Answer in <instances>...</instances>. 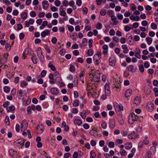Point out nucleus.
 Instances as JSON below:
<instances>
[{
	"instance_id": "56",
	"label": "nucleus",
	"mask_w": 158,
	"mask_h": 158,
	"mask_svg": "<svg viewBox=\"0 0 158 158\" xmlns=\"http://www.w3.org/2000/svg\"><path fill=\"white\" fill-rule=\"evenodd\" d=\"M114 143L112 142H110L108 143V146L110 148H114Z\"/></svg>"
},
{
	"instance_id": "34",
	"label": "nucleus",
	"mask_w": 158,
	"mask_h": 158,
	"mask_svg": "<svg viewBox=\"0 0 158 158\" xmlns=\"http://www.w3.org/2000/svg\"><path fill=\"white\" fill-rule=\"evenodd\" d=\"M67 26L68 27V30L70 32H72L74 30V28L73 26L67 25Z\"/></svg>"
},
{
	"instance_id": "7",
	"label": "nucleus",
	"mask_w": 158,
	"mask_h": 158,
	"mask_svg": "<svg viewBox=\"0 0 158 158\" xmlns=\"http://www.w3.org/2000/svg\"><path fill=\"white\" fill-rule=\"evenodd\" d=\"M139 135L134 132L129 134L128 135V138L130 139H135Z\"/></svg>"
},
{
	"instance_id": "4",
	"label": "nucleus",
	"mask_w": 158,
	"mask_h": 158,
	"mask_svg": "<svg viewBox=\"0 0 158 158\" xmlns=\"http://www.w3.org/2000/svg\"><path fill=\"white\" fill-rule=\"evenodd\" d=\"M89 77L90 78H91L92 77V79L95 82H98L99 81L100 78V76L98 73L95 74L94 75H93L92 74H89Z\"/></svg>"
},
{
	"instance_id": "48",
	"label": "nucleus",
	"mask_w": 158,
	"mask_h": 158,
	"mask_svg": "<svg viewBox=\"0 0 158 158\" xmlns=\"http://www.w3.org/2000/svg\"><path fill=\"white\" fill-rule=\"evenodd\" d=\"M73 105L74 106H77L79 105V101L77 99L75 100L74 102L73 103Z\"/></svg>"
},
{
	"instance_id": "2",
	"label": "nucleus",
	"mask_w": 158,
	"mask_h": 158,
	"mask_svg": "<svg viewBox=\"0 0 158 158\" xmlns=\"http://www.w3.org/2000/svg\"><path fill=\"white\" fill-rule=\"evenodd\" d=\"M37 55L40 61L42 62L44 61V58L42 53L41 48L39 47L37 50Z\"/></svg>"
},
{
	"instance_id": "43",
	"label": "nucleus",
	"mask_w": 158,
	"mask_h": 158,
	"mask_svg": "<svg viewBox=\"0 0 158 158\" xmlns=\"http://www.w3.org/2000/svg\"><path fill=\"white\" fill-rule=\"evenodd\" d=\"M151 28L154 30L156 29L157 28V25L156 24L153 23H152L151 24Z\"/></svg>"
},
{
	"instance_id": "47",
	"label": "nucleus",
	"mask_w": 158,
	"mask_h": 158,
	"mask_svg": "<svg viewBox=\"0 0 158 158\" xmlns=\"http://www.w3.org/2000/svg\"><path fill=\"white\" fill-rule=\"evenodd\" d=\"M93 40L92 39H90L88 41V44L89 48H91L92 46Z\"/></svg>"
},
{
	"instance_id": "53",
	"label": "nucleus",
	"mask_w": 158,
	"mask_h": 158,
	"mask_svg": "<svg viewBox=\"0 0 158 158\" xmlns=\"http://www.w3.org/2000/svg\"><path fill=\"white\" fill-rule=\"evenodd\" d=\"M47 72L45 70H43L40 73V75L42 77H44L46 75Z\"/></svg>"
},
{
	"instance_id": "26",
	"label": "nucleus",
	"mask_w": 158,
	"mask_h": 158,
	"mask_svg": "<svg viewBox=\"0 0 158 158\" xmlns=\"http://www.w3.org/2000/svg\"><path fill=\"white\" fill-rule=\"evenodd\" d=\"M15 107L13 105H12L11 106L8 107L6 109V110L8 112H9L11 111H14L15 110Z\"/></svg>"
},
{
	"instance_id": "58",
	"label": "nucleus",
	"mask_w": 158,
	"mask_h": 158,
	"mask_svg": "<svg viewBox=\"0 0 158 158\" xmlns=\"http://www.w3.org/2000/svg\"><path fill=\"white\" fill-rule=\"evenodd\" d=\"M30 15L32 17H35L36 16L35 12L34 11H31L30 13Z\"/></svg>"
},
{
	"instance_id": "51",
	"label": "nucleus",
	"mask_w": 158,
	"mask_h": 158,
	"mask_svg": "<svg viewBox=\"0 0 158 158\" xmlns=\"http://www.w3.org/2000/svg\"><path fill=\"white\" fill-rule=\"evenodd\" d=\"M149 142L148 140V138L147 137H145L144 139L143 140L144 144L145 145H147L148 144Z\"/></svg>"
},
{
	"instance_id": "45",
	"label": "nucleus",
	"mask_w": 158,
	"mask_h": 158,
	"mask_svg": "<svg viewBox=\"0 0 158 158\" xmlns=\"http://www.w3.org/2000/svg\"><path fill=\"white\" fill-rule=\"evenodd\" d=\"M5 122L7 125H9L10 124V119L8 116H6V117Z\"/></svg>"
},
{
	"instance_id": "20",
	"label": "nucleus",
	"mask_w": 158,
	"mask_h": 158,
	"mask_svg": "<svg viewBox=\"0 0 158 158\" xmlns=\"http://www.w3.org/2000/svg\"><path fill=\"white\" fill-rule=\"evenodd\" d=\"M24 141L22 139H19L16 141V143L17 144V145L18 146H23L24 145Z\"/></svg>"
},
{
	"instance_id": "15",
	"label": "nucleus",
	"mask_w": 158,
	"mask_h": 158,
	"mask_svg": "<svg viewBox=\"0 0 158 158\" xmlns=\"http://www.w3.org/2000/svg\"><path fill=\"white\" fill-rule=\"evenodd\" d=\"M127 69L128 71L132 73H135L136 72V69L134 68L133 65H130L128 66Z\"/></svg>"
},
{
	"instance_id": "8",
	"label": "nucleus",
	"mask_w": 158,
	"mask_h": 158,
	"mask_svg": "<svg viewBox=\"0 0 158 158\" xmlns=\"http://www.w3.org/2000/svg\"><path fill=\"white\" fill-rule=\"evenodd\" d=\"M110 65L112 66H114L115 64V59L114 56L110 57L109 60Z\"/></svg>"
},
{
	"instance_id": "41",
	"label": "nucleus",
	"mask_w": 158,
	"mask_h": 158,
	"mask_svg": "<svg viewBox=\"0 0 158 158\" xmlns=\"http://www.w3.org/2000/svg\"><path fill=\"white\" fill-rule=\"evenodd\" d=\"M153 91L155 93V96L157 97L158 96V88L155 87L153 89Z\"/></svg>"
},
{
	"instance_id": "39",
	"label": "nucleus",
	"mask_w": 158,
	"mask_h": 158,
	"mask_svg": "<svg viewBox=\"0 0 158 158\" xmlns=\"http://www.w3.org/2000/svg\"><path fill=\"white\" fill-rule=\"evenodd\" d=\"M81 116L82 118L85 119L86 116V113L85 112H81Z\"/></svg>"
},
{
	"instance_id": "50",
	"label": "nucleus",
	"mask_w": 158,
	"mask_h": 158,
	"mask_svg": "<svg viewBox=\"0 0 158 158\" xmlns=\"http://www.w3.org/2000/svg\"><path fill=\"white\" fill-rule=\"evenodd\" d=\"M139 69L141 73H143L144 71V68L143 65L142 64L141 65L139 66Z\"/></svg>"
},
{
	"instance_id": "32",
	"label": "nucleus",
	"mask_w": 158,
	"mask_h": 158,
	"mask_svg": "<svg viewBox=\"0 0 158 158\" xmlns=\"http://www.w3.org/2000/svg\"><path fill=\"white\" fill-rule=\"evenodd\" d=\"M16 152L14 151L12 149H10L9 150V154L11 156H13L14 154H15Z\"/></svg>"
},
{
	"instance_id": "52",
	"label": "nucleus",
	"mask_w": 158,
	"mask_h": 158,
	"mask_svg": "<svg viewBox=\"0 0 158 158\" xmlns=\"http://www.w3.org/2000/svg\"><path fill=\"white\" fill-rule=\"evenodd\" d=\"M60 12V15L62 16H65L66 15V13L64 10H59Z\"/></svg>"
},
{
	"instance_id": "54",
	"label": "nucleus",
	"mask_w": 158,
	"mask_h": 158,
	"mask_svg": "<svg viewBox=\"0 0 158 158\" xmlns=\"http://www.w3.org/2000/svg\"><path fill=\"white\" fill-rule=\"evenodd\" d=\"M5 47L7 50L10 51V50L11 46L10 44L7 43Z\"/></svg>"
},
{
	"instance_id": "18",
	"label": "nucleus",
	"mask_w": 158,
	"mask_h": 158,
	"mask_svg": "<svg viewBox=\"0 0 158 158\" xmlns=\"http://www.w3.org/2000/svg\"><path fill=\"white\" fill-rule=\"evenodd\" d=\"M132 93V90L131 89L127 90L125 92V97L127 98L131 95Z\"/></svg>"
},
{
	"instance_id": "21",
	"label": "nucleus",
	"mask_w": 158,
	"mask_h": 158,
	"mask_svg": "<svg viewBox=\"0 0 158 158\" xmlns=\"http://www.w3.org/2000/svg\"><path fill=\"white\" fill-rule=\"evenodd\" d=\"M115 109L116 111H121L123 110V107L122 105L120 106L118 105L115 107Z\"/></svg>"
},
{
	"instance_id": "30",
	"label": "nucleus",
	"mask_w": 158,
	"mask_h": 158,
	"mask_svg": "<svg viewBox=\"0 0 158 158\" xmlns=\"http://www.w3.org/2000/svg\"><path fill=\"white\" fill-rule=\"evenodd\" d=\"M146 40L149 45H150L152 44V39L149 37H147Z\"/></svg>"
},
{
	"instance_id": "61",
	"label": "nucleus",
	"mask_w": 158,
	"mask_h": 158,
	"mask_svg": "<svg viewBox=\"0 0 158 158\" xmlns=\"http://www.w3.org/2000/svg\"><path fill=\"white\" fill-rule=\"evenodd\" d=\"M65 51L64 49H61L60 52L59 54L61 56H63L64 55L65 53Z\"/></svg>"
},
{
	"instance_id": "42",
	"label": "nucleus",
	"mask_w": 158,
	"mask_h": 158,
	"mask_svg": "<svg viewBox=\"0 0 158 158\" xmlns=\"http://www.w3.org/2000/svg\"><path fill=\"white\" fill-rule=\"evenodd\" d=\"M107 124L106 123L105 121H103L101 124L102 127L104 129H105L106 127Z\"/></svg>"
},
{
	"instance_id": "14",
	"label": "nucleus",
	"mask_w": 158,
	"mask_h": 158,
	"mask_svg": "<svg viewBox=\"0 0 158 158\" xmlns=\"http://www.w3.org/2000/svg\"><path fill=\"white\" fill-rule=\"evenodd\" d=\"M130 19L131 20H133L136 21H138L139 20H140V18L139 16H135L133 15H131L130 17Z\"/></svg>"
},
{
	"instance_id": "55",
	"label": "nucleus",
	"mask_w": 158,
	"mask_h": 158,
	"mask_svg": "<svg viewBox=\"0 0 158 158\" xmlns=\"http://www.w3.org/2000/svg\"><path fill=\"white\" fill-rule=\"evenodd\" d=\"M63 5L65 7L67 6L69 4L68 1L66 0H64L63 2Z\"/></svg>"
},
{
	"instance_id": "64",
	"label": "nucleus",
	"mask_w": 158,
	"mask_h": 158,
	"mask_svg": "<svg viewBox=\"0 0 158 158\" xmlns=\"http://www.w3.org/2000/svg\"><path fill=\"white\" fill-rule=\"evenodd\" d=\"M78 153L77 152H75L73 154V158H77Z\"/></svg>"
},
{
	"instance_id": "17",
	"label": "nucleus",
	"mask_w": 158,
	"mask_h": 158,
	"mask_svg": "<svg viewBox=\"0 0 158 158\" xmlns=\"http://www.w3.org/2000/svg\"><path fill=\"white\" fill-rule=\"evenodd\" d=\"M154 105L152 104H148L147 105V109L150 111H152L154 109Z\"/></svg>"
},
{
	"instance_id": "33",
	"label": "nucleus",
	"mask_w": 158,
	"mask_h": 158,
	"mask_svg": "<svg viewBox=\"0 0 158 158\" xmlns=\"http://www.w3.org/2000/svg\"><path fill=\"white\" fill-rule=\"evenodd\" d=\"M87 54L88 56H91L93 54V51L92 49H89L87 52Z\"/></svg>"
},
{
	"instance_id": "24",
	"label": "nucleus",
	"mask_w": 158,
	"mask_h": 158,
	"mask_svg": "<svg viewBox=\"0 0 158 158\" xmlns=\"http://www.w3.org/2000/svg\"><path fill=\"white\" fill-rule=\"evenodd\" d=\"M124 146L126 149H130L132 147V144L131 143H127L125 144Z\"/></svg>"
},
{
	"instance_id": "23",
	"label": "nucleus",
	"mask_w": 158,
	"mask_h": 158,
	"mask_svg": "<svg viewBox=\"0 0 158 158\" xmlns=\"http://www.w3.org/2000/svg\"><path fill=\"white\" fill-rule=\"evenodd\" d=\"M74 123L78 126L81 125L82 123L81 121L78 119H75L74 120Z\"/></svg>"
},
{
	"instance_id": "19",
	"label": "nucleus",
	"mask_w": 158,
	"mask_h": 158,
	"mask_svg": "<svg viewBox=\"0 0 158 158\" xmlns=\"http://www.w3.org/2000/svg\"><path fill=\"white\" fill-rule=\"evenodd\" d=\"M110 127L112 128H114L115 126V122L113 119H111L110 120Z\"/></svg>"
},
{
	"instance_id": "13",
	"label": "nucleus",
	"mask_w": 158,
	"mask_h": 158,
	"mask_svg": "<svg viewBox=\"0 0 158 158\" xmlns=\"http://www.w3.org/2000/svg\"><path fill=\"white\" fill-rule=\"evenodd\" d=\"M43 9L44 10L47 9L49 7V4L47 1H44L42 2Z\"/></svg>"
},
{
	"instance_id": "3",
	"label": "nucleus",
	"mask_w": 158,
	"mask_h": 158,
	"mask_svg": "<svg viewBox=\"0 0 158 158\" xmlns=\"http://www.w3.org/2000/svg\"><path fill=\"white\" fill-rule=\"evenodd\" d=\"M28 123L25 120H23L21 123L20 125L21 130L22 131L26 130L27 127Z\"/></svg>"
},
{
	"instance_id": "60",
	"label": "nucleus",
	"mask_w": 158,
	"mask_h": 158,
	"mask_svg": "<svg viewBox=\"0 0 158 158\" xmlns=\"http://www.w3.org/2000/svg\"><path fill=\"white\" fill-rule=\"evenodd\" d=\"M51 41L52 43L53 44H56L57 41V39L56 38V37H53L52 39L51 40Z\"/></svg>"
},
{
	"instance_id": "27",
	"label": "nucleus",
	"mask_w": 158,
	"mask_h": 158,
	"mask_svg": "<svg viewBox=\"0 0 158 158\" xmlns=\"http://www.w3.org/2000/svg\"><path fill=\"white\" fill-rule=\"evenodd\" d=\"M62 126L63 127H67L66 129V128H64V130L66 131H69V127L68 126H67L66 125V123L65 122L63 121L62 123Z\"/></svg>"
},
{
	"instance_id": "10",
	"label": "nucleus",
	"mask_w": 158,
	"mask_h": 158,
	"mask_svg": "<svg viewBox=\"0 0 158 158\" xmlns=\"http://www.w3.org/2000/svg\"><path fill=\"white\" fill-rule=\"evenodd\" d=\"M50 34V31L49 30L46 29L41 32V35L42 37H44L46 35H49Z\"/></svg>"
},
{
	"instance_id": "38",
	"label": "nucleus",
	"mask_w": 158,
	"mask_h": 158,
	"mask_svg": "<svg viewBox=\"0 0 158 158\" xmlns=\"http://www.w3.org/2000/svg\"><path fill=\"white\" fill-rule=\"evenodd\" d=\"M102 28V25L101 23H98L96 26V28L98 29H101Z\"/></svg>"
},
{
	"instance_id": "22",
	"label": "nucleus",
	"mask_w": 158,
	"mask_h": 158,
	"mask_svg": "<svg viewBox=\"0 0 158 158\" xmlns=\"http://www.w3.org/2000/svg\"><path fill=\"white\" fill-rule=\"evenodd\" d=\"M48 67L53 71H55L56 70L55 66L53 65L51 62H49L48 64Z\"/></svg>"
},
{
	"instance_id": "40",
	"label": "nucleus",
	"mask_w": 158,
	"mask_h": 158,
	"mask_svg": "<svg viewBox=\"0 0 158 158\" xmlns=\"http://www.w3.org/2000/svg\"><path fill=\"white\" fill-rule=\"evenodd\" d=\"M31 60H32L33 62L35 64L37 63V58L35 56H32L31 58Z\"/></svg>"
},
{
	"instance_id": "36",
	"label": "nucleus",
	"mask_w": 158,
	"mask_h": 158,
	"mask_svg": "<svg viewBox=\"0 0 158 158\" xmlns=\"http://www.w3.org/2000/svg\"><path fill=\"white\" fill-rule=\"evenodd\" d=\"M4 92L6 93H8L10 91V88L8 86H5L3 88Z\"/></svg>"
},
{
	"instance_id": "6",
	"label": "nucleus",
	"mask_w": 158,
	"mask_h": 158,
	"mask_svg": "<svg viewBox=\"0 0 158 158\" xmlns=\"http://www.w3.org/2000/svg\"><path fill=\"white\" fill-rule=\"evenodd\" d=\"M105 92L106 95L109 96L110 94V90L109 85L108 84L106 83L104 86Z\"/></svg>"
},
{
	"instance_id": "57",
	"label": "nucleus",
	"mask_w": 158,
	"mask_h": 158,
	"mask_svg": "<svg viewBox=\"0 0 158 158\" xmlns=\"http://www.w3.org/2000/svg\"><path fill=\"white\" fill-rule=\"evenodd\" d=\"M91 156L90 157L91 158H95V155L94 154V152L93 150L91 151L90 152Z\"/></svg>"
},
{
	"instance_id": "62",
	"label": "nucleus",
	"mask_w": 158,
	"mask_h": 158,
	"mask_svg": "<svg viewBox=\"0 0 158 158\" xmlns=\"http://www.w3.org/2000/svg\"><path fill=\"white\" fill-rule=\"evenodd\" d=\"M85 29L87 31H91L92 30V27L91 26L87 25L85 27Z\"/></svg>"
},
{
	"instance_id": "63",
	"label": "nucleus",
	"mask_w": 158,
	"mask_h": 158,
	"mask_svg": "<svg viewBox=\"0 0 158 158\" xmlns=\"http://www.w3.org/2000/svg\"><path fill=\"white\" fill-rule=\"evenodd\" d=\"M117 17L120 20H122L123 18V15L121 14H118Z\"/></svg>"
},
{
	"instance_id": "5",
	"label": "nucleus",
	"mask_w": 158,
	"mask_h": 158,
	"mask_svg": "<svg viewBox=\"0 0 158 158\" xmlns=\"http://www.w3.org/2000/svg\"><path fill=\"white\" fill-rule=\"evenodd\" d=\"M97 129L92 128L89 131V133L90 135L94 137H97L99 135L98 132L97 131Z\"/></svg>"
},
{
	"instance_id": "9",
	"label": "nucleus",
	"mask_w": 158,
	"mask_h": 158,
	"mask_svg": "<svg viewBox=\"0 0 158 158\" xmlns=\"http://www.w3.org/2000/svg\"><path fill=\"white\" fill-rule=\"evenodd\" d=\"M51 93L54 95H57L59 93L58 89L55 87H53L51 88L50 89Z\"/></svg>"
},
{
	"instance_id": "35",
	"label": "nucleus",
	"mask_w": 158,
	"mask_h": 158,
	"mask_svg": "<svg viewBox=\"0 0 158 158\" xmlns=\"http://www.w3.org/2000/svg\"><path fill=\"white\" fill-rule=\"evenodd\" d=\"M71 37L73 40H76L77 37V33H74L71 35H70Z\"/></svg>"
},
{
	"instance_id": "44",
	"label": "nucleus",
	"mask_w": 158,
	"mask_h": 158,
	"mask_svg": "<svg viewBox=\"0 0 158 158\" xmlns=\"http://www.w3.org/2000/svg\"><path fill=\"white\" fill-rule=\"evenodd\" d=\"M131 10L132 11H134L136 9V7L135 6V5L133 4H131Z\"/></svg>"
},
{
	"instance_id": "31",
	"label": "nucleus",
	"mask_w": 158,
	"mask_h": 158,
	"mask_svg": "<svg viewBox=\"0 0 158 158\" xmlns=\"http://www.w3.org/2000/svg\"><path fill=\"white\" fill-rule=\"evenodd\" d=\"M118 122L120 125H123L124 124V120L122 116H120L118 118Z\"/></svg>"
},
{
	"instance_id": "49",
	"label": "nucleus",
	"mask_w": 158,
	"mask_h": 158,
	"mask_svg": "<svg viewBox=\"0 0 158 158\" xmlns=\"http://www.w3.org/2000/svg\"><path fill=\"white\" fill-rule=\"evenodd\" d=\"M55 3L56 6L58 7L60 5L61 2L59 0H56L55 1Z\"/></svg>"
},
{
	"instance_id": "46",
	"label": "nucleus",
	"mask_w": 158,
	"mask_h": 158,
	"mask_svg": "<svg viewBox=\"0 0 158 158\" xmlns=\"http://www.w3.org/2000/svg\"><path fill=\"white\" fill-rule=\"evenodd\" d=\"M106 11L105 9H103L100 11V13L101 15L104 16L106 14Z\"/></svg>"
},
{
	"instance_id": "12",
	"label": "nucleus",
	"mask_w": 158,
	"mask_h": 158,
	"mask_svg": "<svg viewBox=\"0 0 158 158\" xmlns=\"http://www.w3.org/2000/svg\"><path fill=\"white\" fill-rule=\"evenodd\" d=\"M101 54L99 53H98L95 54L93 57V60L95 62L98 61L101 58Z\"/></svg>"
},
{
	"instance_id": "16",
	"label": "nucleus",
	"mask_w": 158,
	"mask_h": 158,
	"mask_svg": "<svg viewBox=\"0 0 158 158\" xmlns=\"http://www.w3.org/2000/svg\"><path fill=\"white\" fill-rule=\"evenodd\" d=\"M140 98L139 97H135L133 101V103L137 105H139L140 103Z\"/></svg>"
},
{
	"instance_id": "59",
	"label": "nucleus",
	"mask_w": 158,
	"mask_h": 158,
	"mask_svg": "<svg viewBox=\"0 0 158 158\" xmlns=\"http://www.w3.org/2000/svg\"><path fill=\"white\" fill-rule=\"evenodd\" d=\"M3 3L6 4L7 6L10 4V2L9 0H3Z\"/></svg>"
},
{
	"instance_id": "28",
	"label": "nucleus",
	"mask_w": 158,
	"mask_h": 158,
	"mask_svg": "<svg viewBox=\"0 0 158 158\" xmlns=\"http://www.w3.org/2000/svg\"><path fill=\"white\" fill-rule=\"evenodd\" d=\"M27 85V83L25 81H22L21 82L20 86L21 87H26Z\"/></svg>"
},
{
	"instance_id": "11",
	"label": "nucleus",
	"mask_w": 158,
	"mask_h": 158,
	"mask_svg": "<svg viewBox=\"0 0 158 158\" xmlns=\"http://www.w3.org/2000/svg\"><path fill=\"white\" fill-rule=\"evenodd\" d=\"M111 19L114 25H117L118 23V21L116 17L114 15L110 16Z\"/></svg>"
},
{
	"instance_id": "25",
	"label": "nucleus",
	"mask_w": 158,
	"mask_h": 158,
	"mask_svg": "<svg viewBox=\"0 0 158 158\" xmlns=\"http://www.w3.org/2000/svg\"><path fill=\"white\" fill-rule=\"evenodd\" d=\"M37 129H40L41 131V133H42L44 131V127L42 124H40L38 125L37 127Z\"/></svg>"
},
{
	"instance_id": "29",
	"label": "nucleus",
	"mask_w": 158,
	"mask_h": 158,
	"mask_svg": "<svg viewBox=\"0 0 158 158\" xmlns=\"http://www.w3.org/2000/svg\"><path fill=\"white\" fill-rule=\"evenodd\" d=\"M21 18L23 19H26L27 17V13L25 12H23L21 15Z\"/></svg>"
},
{
	"instance_id": "37",
	"label": "nucleus",
	"mask_w": 158,
	"mask_h": 158,
	"mask_svg": "<svg viewBox=\"0 0 158 158\" xmlns=\"http://www.w3.org/2000/svg\"><path fill=\"white\" fill-rule=\"evenodd\" d=\"M31 101V99L29 97H28V98L26 101L23 100V103L25 104H28L30 103Z\"/></svg>"
},
{
	"instance_id": "1",
	"label": "nucleus",
	"mask_w": 158,
	"mask_h": 158,
	"mask_svg": "<svg viewBox=\"0 0 158 158\" xmlns=\"http://www.w3.org/2000/svg\"><path fill=\"white\" fill-rule=\"evenodd\" d=\"M139 116L135 115L134 113H130L128 117L129 123L131 125L135 121L137 120V118Z\"/></svg>"
}]
</instances>
